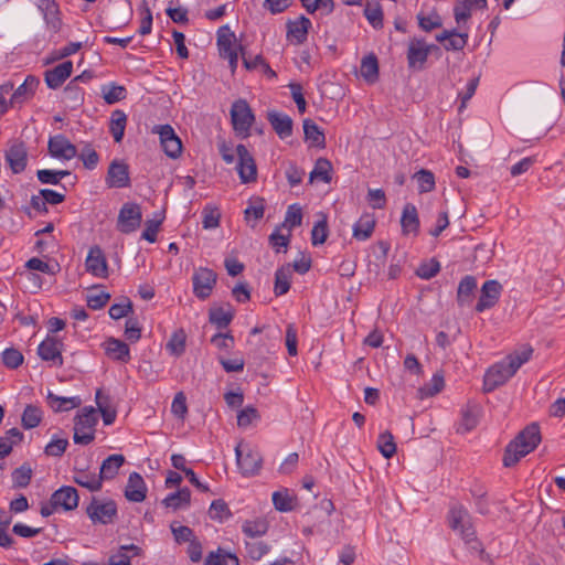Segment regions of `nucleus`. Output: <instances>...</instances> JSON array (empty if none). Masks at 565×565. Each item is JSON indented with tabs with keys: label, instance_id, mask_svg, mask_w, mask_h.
<instances>
[{
	"label": "nucleus",
	"instance_id": "1",
	"mask_svg": "<svg viewBox=\"0 0 565 565\" xmlns=\"http://www.w3.org/2000/svg\"><path fill=\"white\" fill-rule=\"evenodd\" d=\"M541 443V431L536 423L527 425L505 447L503 455L504 467H513L521 458L532 452Z\"/></svg>",
	"mask_w": 565,
	"mask_h": 565
},
{
	"label": "nucleus",
	"instance_id": "2",
	"mask_svg": "<svg viewBox=\"0 0 565 565\" xmlns=\"http://www.w3.org/2000/svg\"><path fill=\"white\" fill-rule=\"evenodd\" d=\"M98 423L97 411L86 406L74 417L73 440L77 445L87 446L95 439V427Z\"/></svg>",
	"mask_w": 565,
	"mask_h": 565
},
{
	"label": "nucleus",
	"instance_id": "3",
	"mask_svg": "<svg viewBox=\"0 0 565 565\" xmlns=\"http://www.w3.org/2000/svg\"><path fill=\"white\" fill-rule=\"evenodd\" d=\"M254 121L255 115L245 99H237L232 104L231 122L237 136L247 138Z\"/></svg>",
	"mask_w": 565,
	"mask_h": 565
},
{
	"label": "nucleus",
	"instance_id": "4",
	"mask_svg": "<svg viewBox=\"0 0 565 565\" xmlns=\"http://www.w3.org/2000/svg\"><path fill=\"white\" fill-rule=\"evenodd\" d=\"M515 373L516 372L505 359L493 364L484 374L483 391L486 393L494 391L508 382Z\"/></svg>",
	"mask_w": 565,
	"mask_h": 565
},
{
	"label": "nucleus",
	"instance_id": "5",
	"mask_svg": "<svg viewBox=\"0 0 565 565\" xmlns=\"http://www.w3.org/2000/svg\"><path fill=\"white\" fill-rule=\"evenodd\" d=\"M142 221V212L139 204L134 202L125 203L118 214L117 230L124 234L137 231Z\"/></svg>",
	"mask_w": 565,
	"mask_h": 565
},
{
	"label": "nucleus",
	"instance_id": "6",
	"mask_svg": "<svg viewBox=\"0 0 565 565\" xmlns=\"http://www.w3.org/2000/svg\"><path fill=\"white\" fill-rule=\"evenodd\" d=\"M86 513L93 523L109 524L117 515V505L113 500L103 502L93 498L86 508Z\"/></svg>",
	"mask_w": 565,
	"mask_h": 565
},
{
	"label": "nucleus",
	"instance_id": "7",
	"mask_svg": "<svg viewBox=\"0 0 565 565\" xmlns=\"http://www.w3.org/2000/svg\"><path fill=\"white\" fill-rule=\"evenodd\" d=\"M217 276L214 270L200 267L193 274V294L201 300H205L212 294Z\"/></svg>",
	"mask_w": 565,
	"mask_h": 565
},
{
	"label": "nucleus",
	"instance_id": "8",
	"mask_svg": "<svg viewBox=\"0 0 565 565\" xmlns=\"http://www.w3.org/2000/svg\"><path fill=\"white\" fill-rule=\"evenodd\" d=\"M448 522L449 526L454 531H458L461 537H470L475 534L471 516L461 504H455L450 508Z\"/></svg>",
	"mask_w": 565,
	"mask_h": 565
},
{
	"label": "nucleus",
	"instance_id": "9",
	"mask_svg": "<svg viewBox=\"0 0 565 565\" xmlns=\"http://www.w3.org/2000/svg\"><path fill=\"white\" fill-rule=\"evenodd\" d=\"M235 454L237 466L244 476H254L259 472L263 465V457L257 450L247 448L245 451L244 448L238 445L235 448Z\"/></svg>",
	"mask_w": 565,
	"mask_h": 565
},
{
	"label": "nucleus",
	"instance_id": "10",
	"mask_svg": "<svg viewBox=\"0 0 565 565\" xmlns=\"http://www.w3.org/2000/svg\"><path fill=\"white\" fill-rule=\"evenodd\" d=\"M436 45H427L424 40L414 38L409 41L407 49V63L409 68L423 70L431 50Z\"/></svg>",
	"mask_w": 565,
	"mask_h": 565
},
{
	"label": "nucleus",
	"instance_id": "11",
	"mask_svg": "<svg viewBox=\"0 0 565 565\" xmlns=\"http://www.w3.org/2000/svg\"><path fill=\"white\" fill-rule=\"evenodd\" d=\"M238 158L237 172L242 183L255 182L257 179V167L253 156L244 145L236 147Z\"/></svg>",
	"mask_w": 565,
	"mask_h": 565
},
{
	"label": "nucleus",
	"instance_id": "12",
	"mask_svg": "<svg viewBox=\"0 0 565 565\" xmlns=\"http://www.w3.org/2000/svg\"><path fill=\"white\" fill-rule=\"evenodd\" d=\"M153 132L159 135L162 149L168 157L177 159L181 154V140L170 125L156 126Z\"/></svg>",
	"mask_w": 565,
	"mask_h": 565
},
{
	"label": "nucleus",
	"instance_id": "13",
	"mask_svg": "<svg viewBox=\"0 0 565 565\" xmlns=\"http://www.w3.org/2000/svg\"><path fill=\"white\" fill-rule=\"evenodd\" d=\"M86 271L98 278H107L109 275L108 264L103 249L98 245L89 248L85 259Z\"/></svg>",
	"mask_w": 565,
	"mask_h": 565
},
{
	"label": "nucleus",
	"instance_id": "14",
	"mask_svg": "<svg viewBox=\"0 0 565 565\" xmlns=\"http://www.w3.org/2000/svg\"><path fill=\"white\" fill-rule=\"evenodd\" d=\"M106 184L108 188H128L130 186L129 167L121 160H113L106 174Z\"/></svg>",
	"mask_w": 565,
	"mask_h": 565
},
{
	"label": "nucleus",
	"instance_id": "15",
	"mask_svg": "<svg viewBox=\"0 0 565 565\" xmlns=\"http://www.w3.org/2000/svg\"><path fill=\"white\" fill-rule=\"evenodd\" d=\"M502 292V285L494 279L487 280L481 287V295L476 305L477 312H483L497 305Z\"/></svg>",
	"mask_w": 565,
	"mask_h": 565
},
{
	"label": "nucleus",
	"instance_id": "16",
	"mask_svg": "<svg viewBox=\"0 0 565 565\" xmlns=\"http://www.w3.org/2000/svg\"><path fill=\"white\" fill-rule=\"evenodd\" d=\"M47 149L49 153L56 159L71 160L77 156L76 147L64 135L51 137Z\"/></svg>",
	"mask_w": 565,
	"mask_h": 565
},
{
	"label": "nucleus",
	"instance_id": "17",
	"mask_svg": "<svg viewBox=\"0 0 565 565\" xmlns=\"http://www.w3.org/2000/svg\"><path fill=\"white\" fill-rule=\"evenodd\" d=\"M63 343L54 337H47L38 347V354L43 361L52 362L53 365H63Z\"/></svg>",
	"mask_w": 565,
	"mask_h": 565
},
{
	"label": "nucleus",
	"instance_id": "18",
	"mask_svg": "<svg viewBox=\"0 0 565 565\" xmlns=\"http://www.w3.org/2000/svg\"><path fill=\"white\" fill-rule=\"evenodd\" d=\"M78 492L74 487L63 486L51 495V502L56 505L57 509L64 511H72L78 505Z\"/></svg>",
	"mask_w": 565,
	"mask_h": 565
},
{
	"label": "nucleus",
	"instance_id": "19",
	"mask_svg": "<svg viewBox=\"0 0 565 565\" xmlns=\"http://www.w3.org/2000/svg\"><path fill=\"white\" fill-rule=\"evenodd\" d=\"M6 162L14 174L23 172L28 163L25 146L22 142L12 145L6 151Z\"/></svg>",
	"mask_w": 565,
	"mask_h": 565
},
{
	"label": "nucleus",
	"instance_id": "20",
	"mask_svg": "<svg viewBox=\"0 0 565 565\" xmlns=\"http://www.w3.org/2000/svg\"><path fill=\"white\" fill-rule=\"evenodd\" d=\"M73 63L71 61L63 62L55 67L45 71L44 81L49 88L57 89L71 76Z\"/></svg>",
	"mask_w": 565,
	"mask_h": 565
},
{
	"label": "nucleus",
	"instance_id": "21",
	"mask_svg": "<svg viewBox=\"0 0 565 565\" xmlns=\"http://www.w3.org/2000/svg\"><path fill=\"white\" fill-rule=\"evenodd\" d=\"M38 8L43 13L47 28L54 33L58 32L62 26V20L55 0H38Z\"/></svg>",
	"mask_w": 565,
	"mask_h": 565
},
{
	"label": "nucleus",
	"instance_id": "22",
	"mask_svg": "<svg viewBox=\"0 0 565 565\" xmlns=\"http://www.w3.org/2000/svg\"><path fill=\"white\" fill-rule=\"evenodd\" d=\"M311 28V21L300 15L295 21L287 23V39L297 45L302 44L307 40L308 31Z\"/></svg>",
	"mask_w": 565,
	"mask_h": 565
},
{
	"label": "nucleus",
	"instance_id": "23",
	"mask_svg": "<svg viewBox=\"0 0 565 565\" xmlns=\"http://www.w3.org/2000/svg\"><path fill=\"white\" fill-rule=\"evenodd\" d=\"M147 487L143 478L138 472L129 475L125 489V497L131 502H142L146 499Z\"/></svg>",
	"mask_w": 565,
	"mask_h": 565
},
{
	"label": "nucleus",
	"instance_id": "24",
	"mask_svg": "<svg viewBox=\"0 0 565 565\" xmlns=\"http://www.w3.org/2000/svg\"><path fill=\"white\" fill-rule=\"evenodd\" d=\"M267 119L279 138L285 139L292 134V119L277 110H269Z\"/></svg>",
	"mask_w": 565,
	"mask_h": 565
},
{
	"label": "nucleus",
	"instance_id": "25",
	"mask_svg": "<svg viewBox=\"0 0 565 565\" xmlns=\"http://www.w3.org/2000/svg\"><path fill=\"white\" fill-rule=\"evenodd\" d=\"M39 83L35 76L29 75L24 82L14 89L10 98V105L14 107L30 99L34 95Z\"/></svg>",
	"mask_w": 565,
	"mask_h": 565
},
{
	"label": "nucleus",
	"instance_id": "26",
	"mask_svg": "<svg viewBox=\"0 0 565 565\" xmlns=\"http://www.w3.org/2000/svg\"><path fill=\"white\" fill-rule=\"evenodd\" d=\"M217 46L222 57L239 52L241 45H236V36L228 25H223L217 30Z\"/></svg>",
	"mask_w": 565,
	"mask_h": 565
},
{
	"label": "nucleus",
	"instance_id": "27",
	"mask_svg": "<svg viewBox=\"0 0 565 565\" xmlns=\"http://www.w3.org/2000/svg\"><path fill=\"white\" fill-rule=\"evenodd\" d=\"M436 40L440 42L447 51H460L467 44L468 34L458 33L456 30H445L436 35Z\"/></svg>",
	"mask_w": 565,
	"mask_h": 565
},
{
	"label": "nucleus",
	"instance_id": "28",
	"mask_svg": "<svg viewBox=\"0 0 565 565\" xmlns=\"http://www.w3.org/2000/svg\"><path fill=\"white\" fill-rule=\"evenodd\" d=\"M481 407L476 403H468L461 412V419L459 422L457 431L467 433L473 429L479 422Z\"/></svg>",
	"mask_w": 565,
	"mask_h": 565
},
{
	"label": "nucleus",
	"instance_id": "29",
	"mask_svg": "<svg viewBox=\"0 0 565 565\" xmlns=\"http://www.w3.org/2000/svg\"><path fill=\"white\" fill-rule=\"evenodd\" d=\"M106 354L116 361L127 363L130 360V350L124 341L109 338L105 342Z\"/></svg>",
	"mask_w": 565,
	"mask_h": 565
},
{
	"label": "nucleus",
	"instance_id": "30",
	"mask_svg": "<svg viewBox=\"0 0 565 565\" xmlns=\"http://www.w3.org/2000/svg\"><path fill=\"white\" fill-rule=\"evenodd\" d=\"M401 226L403 234L407 235L411 233L417 234L419 230V218L416 206L412 203L404 205Z\"/></svg>",
	"mask_w": 565,
	"mask_h": 565
},
{
	"label": "nucleus",
	"instance_id": "31",
	"mask_svg": "<svg viewBox=\"0 0 565 565\" xmlns=\"http://www.w3.org/2000/svg\"><path fill=\"white\" fill-rule=\"evenodd\" d=\"M125 462V457L119 454L108 456L100 466L98 477L100 481L110 480L116 477L120 467Z\"/></svg>",
	"mask_w": 565,
	"mask_h": 565
},
{
	"label": "nucleus",
	"instance_id": "32",
	"mask_svg": "<svg viewBox=\"0 0 565 565\" xmlns=\"http://www.w3.org/2000/svg\"><path fill=\"white\" fill-rule=\"evenodd\" d=\"M46 399L47 404L55 413L67 412L79 407L82 404V399L78 396L63 397L53 394L52 392H49Z\"/></svg>",
	"mask_w": 565,
	"mask_h": 565
},
{
	"label": "nucleus",
	"instance_id": "33",
	"mask_svg": "<svg viewBox=\"0 0 565 565\" xmlns=\"http://www.w3.org/2000/svg\"><path fill=\"white\" fill-rule=\"evenodd\" d=\"M234 315L235 311L231 305H227V308H211L209 311V321L217 329H225L232 322Z\"/></svg>",
	"mask_w": 565,
	"mask_h": 565
},
{
	"label": "nucleus",
	"instance_id": "34",
	"mask_svg": "<svg viewBox=\"0 0 565 565\" xmlns=\"http://www.w3.org/2000/svg\"><path fill=\"white\" fill-rule=\"evenodd\" d=\"M361 76L369 84H374L379 79V61L374 53H370L361 61Z\"/></svg>",
	"mask_w": 565,
	"mask_h": 565
},
{
	"label": "nucleus",
	"instance_id": "35",
	"mask_svg": "<svg viewBox=\"0 0 565 565\" xmlns=\"http://www.w3.org/2000/svg\"><path fill=\"white\" fill-rule=\"evenodd\" d=\"M73 481L86 488L90 492H97L102 489L103 483L98 477V475L94 472H89L87 470H77L73 476Z\"/></svg>",
	"mask_w": 565,
	"mask_h": 565
},
{
	"label": "nucleus",
	"instance_id": "36",
	"mask_svg": "<svg viewBox=\"0 0 565 565\" xmlns=\"http://www.w3.org/2000/svg\"><path fill=\"white\" fill-rule=\"evenodd\" d=\"M477 288V279L471 275L465 276L458 286L457 301L459 306H465L471 302L473 292Z\"/></svg>",
	"mask_w": 565,
	"mask_h": 565
},
{
	"label": "nucleus",
	"instance_id": "37",
	"mask_svg": "<svg viewBox=\"0 0 565 565\" xmlns=\"http://www.w3.org/2000/svg\"><path fill=\"white\" fill-rule=\"evenodd\" d=\"M375 220L371 214H364L353 226V237L358 241H365L374 232Z\"/></svg>",
	"mask_w": 565,
	"mask_h": 565
},
{
	"label": "nucleus",
	"instance_id": "38",
	"mask_svg": "<svg viewBox=\"0 0 565 565\" xmlns=\"http://www.w3.org/2000/svg\"><path fill=\"white\" fill-rule=\"evenodd\" d=\"M127 125V115L124 110L116 109L111 113L109 121V130L114 137L115 142H120L125 135Z\"/></svg>",
	"mask_w": 565,
	"mask_h": 565
},
{
	"label": "nucleus",
	"instance_id": "39",
	"mask_svg": "<svg viewBox=\"0 0 565 565\" xmlns=\"http://www.w3.org/2000/svg\"><path fill=\"white\" fill-rule=\"evenodd\" d=\"M191 501V491L188 488H182L174 493H170L162 503L166 508H170L173 511L179 509L188 508Z\"/></svg>",
	"mask_w": 565,
	"mask_h": 565
},
{
	"label": "nucleus",
	"instance_id": "40",
	"mask_svg": "<svg viewBox=\"0 0 565 565\" xmlns=\"http://www.w3.org/2000/svg\"><path fill=\"white\" fill-rule=\"evenodd\" d=\"M303 132L306 140H309L312 146L324 148L326 138L320 127L311 119L303 120Z\"/></svg>",
	"mask_w": 565,
	"mask_h": 565
},
{
	"label": "nucleus",
	"instance_id": "41",
	"mask_svg": "<svg viewBox=\"0 0 565 565\" xmlns=\"http://www.w3.org/2000/svg\"><path fill=\"white\" fill-rule=\"evenodd\" d=\"M102 95L108 105H113L127 97V89L122 85L110 83L102 87Z\"/></svg>",
	"mask_w": 565,
	"mask_h": 565
},
{
	"label": "nucleus",
	"instance_id": "42",
	"mask_svg": "<svg viewBox=\"0 0 565 565\" xmlns=\"http://www.w3.org/2000/svg\"><path fill=\"white\" fill-rule=\"evenodd\" d=\"M242 531L249 537H259L267 533L268 522L264 518L246 520L242 525Z\"/></svg>",
	"mask_w": 565,
	"mask_h": 565
},
{
	"label": "nucleus",
	"instance_id": "43",
	"mask_svg": "<svg viewBox=\"0 0 565 565\" xmlns=\"http://www.w3.org/2000/svg\"><path fill=\"white\" fill-rule=\"evenodd\" d=\"M42 415L40 407L32 404L26 405L21 417L22 427L25 429L35 428L41 423Z\"/></svg>",
	"mask_w": 565,
	"mask_h": 565
},
{
	"label": "nucleus",
	"instance_id": "44",
	"mask_svg": "<svg viewBox=\"0 0 565 565\" xmlns=\"http://www.w3.org/2000/svg\"><path fill=\"white\" fill-rule=\"evenodd\" d=\"M291 270L289 267L278 268L275 273L274 292L276 296H282L290 288Z\"/></svg>",
	"mask_w": 565,
	"mask_h": 565
},
{
	"label": "nucleus",
	"instance_id": "45",
	"mask_svg": "<svg viewBox=\"0 0 565 565\" xmlns=\"http://www.w3.org/2000/svg\"><path fill=\"white\" fill-rule=\"evenodd\" d=\"M533 353V348L530 344L522 345L519 350L509 354L505 360L511 364L516 372L524 363H526Z\"/></svg>",
	"mask_w": 565,
	"mask_h": 565
},
{
	"label": "nucleus",
	"instance_id": "46",
	"mask_svg": "<svg viewBox=\"0 0 565 565\" xmlns=\"http://www.w3.org/2000/svg\"><path fill=\"white\" fill-rule=\"evenodd\" d=\"M332 166L330 161L326 158H319L316 161L313 170L310 172V181L313 179H320L326 183H329L332 179L331 177Z\"/></svg>",
	"mask_w": 565,
	"mask_h": 565
},
{
	"label": "nucleus",
	"instance_id": "47",
	"mask_svg": "<svg viewBox=\"0 0 565 565\" xmlns=\"http://www.w3.org/2000/svg\"><path fill=\"white\" fill-rule=\"evenodd\" d=\"M33 470L29 463H23L12 471V482L14 488H26L32 479Z\"/></svg>",
	"mask_w": 565,
	"mask_h": 565
},
{
	"label": "nucleus",
	"instance_id": "48",
	"mask_svg": "<svg viewBox=\"0 0 565 565\" xmlns=\"http://www.w3.org/2000/svg\"><path fill=\"white\" fill-rule=\"evenodd\" d=\"M205 565H239V561L234 554L218 550L207 555Z\"/></svg>",
	"mask_w": 565,
	"mask_h": 565
},
{
	"label": "nucleus",
	"instance_id": "49",
	"mask_svg": "<svg viewBox=\"0 0 565 565\" xmlns=\"http://www.w3.org/2000/svg\"><path fill=\"white\" fill-rule=\"evenodd\" d=\"M377 449L383 455L384 458L390 459L396 452V444L394 441L393 435L386 430L379 436L377 439Z\"/></svg>",
	"mask_w": 565,
	"mask_h": 565
},
{
	"label": "nucleus",
	"instance_id": "50",
	"mask_svg": "<svg viewBox=\"0 0 565 565\" xmlns=\"http://www.w3.org/2000/svg\"><path fill=\"white\" fill-rule=\"evenodd\" d=\"M364 15L374 29L383 26V11L379 2H367L364 8Z\"/></svg>",
	"mask_w": 565,
	"mask_h": 565
},
{
	"label": "nucleus",
	"instance_id": "51",
	"mask_svg": "<svg viewBox=\"0 0 565 565\" xmlns=\"http://www.w3.org/2000/svg\"><path fill=\"white\" fill-rule=\"evenodd\" d=\"M70 175V171L67 170H38L36 177L38 180L43 184H53L56 185L60 181Z\"/></svg>",
	"mask_w": 565,
	"mask_h": 565
},
{
	"label": "nucleus",
	"instance_id": "52",
	"mask_svg": "<svg viewBox=\"0 0 565 565\" xmlns=\"http://www.w3.org/2000/svg\"><path fill=\"white\" fill-rule=\"evenodd\" d=\"M420 193L431 192L435 189L434 173L426 169H420L414 174Z\"/></svg>",
	"mask_w": 565,
	"mask_h": 565
},
{
	"label": "nucleus",
	"instance_id": "53",
	"mask_svg": "<svg viewBox=\"0 0 565 565\" xmlns=\"http://www.w3.org/2000/svg\"><path fill=\"white\" fill-rule=\"evenodd\" d=\"M170 529L173 534L174 541L178 544H182L185 542L190 543L191 541L196 539L192 529L185 525H180L175 521L170 524Z\"/></svg>",
	"mask_w": 565,
	"mask_h": 565
},
{
	"label": "nucleus",
	"instance_id": "54",
	"mask_svg": "<svg viewBox=\"0 0 565 565\" xmlns=\"http://www.w3.org/2000/svg\"><path fill=\"white\" fill-rule=\"evenodd\" d=\"M185 339L186 337L183 330L174 332L166 345L167 350L171 354L180 356L185 350Z\"/></svg>",
	"mask_w": 565,
	"mask_h": 565
},
{
	"label": "nucleus",
	"instance_id": "55",
	"mask_svg": "<svg viewBox=\"0 0 565 565\" xmlns=\"http://www.w3.org/2000/svg\"><path fill=\"white\" fill-rule=\"evenodd\" d=\"M445 386L444 376L441 374H434L430 382L419 388L422 397H429L438 394Z\"/></svg>",
	"mask_w": 565,
	"mask_h": 565
},
{
	"label": "nucleus",
	"instance_id": "56",
	"mask_svg": "<svg viewBox=\"0 0 565 565\" xmlns=\"http://www.w3.org/2000/svg\"><path fill=\"white\" fill-rule=\"evenodd\" d=\"M302 222V209L298 204H291L288 206L284 226H287L289 230L301 225Z\"/></svg>",
	"mask_w": 565,
	"mask_h": 565
},
{
	"label": "nucleus",
	"instance_id": "57",
	"mask_svg": "<svg viewBox=\"0 0 565 565\" xmlns=\"http://www.w3.org/2000/svg\"><path fill=\"white\" fill-rule=\"evenodd\" d=\"M1 360L7 367L13 370L23 363V355L19 350L9 348L2 352Z\"/></svg>",
	"mask_w": 565,
	"mask_h": 565
},
{
	"label": "nucleus",
	"instance_id": "58",
	"mask_svg": "<svg viewBox=\"0 0 565 565\" xmlns=\"http://www.w3.org/2000/svg\"><path fill=\"white\" fill-rule=\"evenodd\" d=\"M210 518L220 522L231 516L230 509L223 500H214L209 510Z\"/></svg>",
	"mask_w": 565,
	"mask_h": 565
},
{
	"label": "nucleus",
	"instance_id": "59",
	"mask_svg": "<svg viewBox=\"0 0 565 565\" xmlns=\"http://www.w3.org/2000/svg\"><path fill=\"white\" fill-rule=\"evenodd\" d=\"M417 20L420 29L426 32H429L434 29H438L443 25L441 18L437 12H433L427 17L419 13L417 14Z\"/></svg>",
	"mask_w": 565,
	"mask_h": 565
},
{
	"label": "nucleus",
	"instance_id": "60",
	"mask_svg": "<svg viewBox=\"0 0 565 565\" xmlns=\"http://www.w3.org/2000/svg\"><path fill=\"white\" fill-rule=\"evenodd\" d=\"M260 418V415L258 411L254 406H246L237 414V425L239 427H247L253 422L258 420Z\"/></svg>",
	"mask_w": 565,
	"mask_h": 565
},
{
	"label": "nucleus",
	"instance_id": "61",
	"mask_svg": "<svg viewBox=\"0 0 565 565\" xmlns=\"http://www.w3.org/2000/svg\"><path fill=\"white\" fill-rule=\"evenodd\" d=\"M273 503L276 510L287 512L292 510V499L287 491H276L273 493Z\"/></svg>",
	"mask_w": 565,
	"mask_h": 565
},
{
	"label": "nucleus",
	"instance_id": "62",
	"mask_svg": "<svg viewBox=\"0 0 565 565\" xmlns=\"http://www.w3.org/2000/svg\"><path fill=\"white\" fill-rule=\"evenodd\" d=\"M163 218H153V220H147L145 223V230L141 234V237L149 243H154L157 239V234L160 230V225L162 223Z\"/></svg>",
	"mask_w": 565,
	"mask_h": 565
},
{
	"label": "nucleus",
	"instance_id": "63",
	"mask_svg": "<svg viewBox=\"0 0 565 565\" xmlns=\"http://www.w3.org/2000/svg\"><path fill=\"white\" fill-rule=\"evenodd\" d=\"M440 270V265L436 259H430L427 263H423L416 270L418 277L423 279H430L435 277Z\"/></svg>",
	"mask_w": 565,
	"mask_h": 565
},
{
	"label": "nucleus",
	"instance_id": "64",
	"mask_svg": "<svg viewBox=\"0 0 565 565\" xmlns=\"http://www.w3.org/2000/svg\"><path fill=\"white\" fill-rule=\"evenodd\" d=\"M328 237V224L323 218L317 222L311 231L312 245L317 246L323 244Z\"/></svg>",
	"mask_w": 565,
	"mask_h": 565
}]
</instances>
